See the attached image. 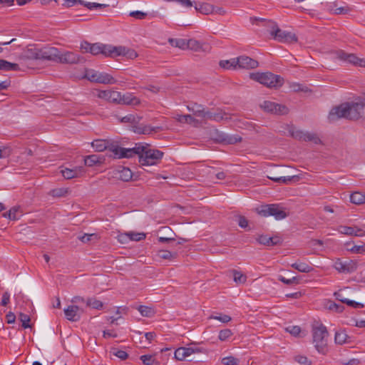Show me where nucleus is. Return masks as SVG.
I'll return each mask as SVG.
<instances>
[{
    "label": "nucleus",
    "mask_w": 365,
    "mask_h": 365,
    "mask_svg": "<svg viewBox=\"0 0 365 365\" xmlns=\"http://www.w3.org/2000/svg\"><path fill=\"white\" fill-rule=\"evenodd\" d=\"M68 190L65 188H56L51 190L50 194L53 197H63L66 195Z\"/></svg>",
    "instance_id": "nucleus-55"
},
{
    "label": "nucleus",
    "mask_w": 365,
    "mask_h": 365,
    "mask_svg": "<svg viewBox=\"0 0 365 365\" xmlns=\"http://www.w3.org/2000/svg\"><path fill=\"white\" fill-rule=\"evenodd\" d=\"M113 57L123 56L130 59H134L138 56L137 52L125 46H113Z\"/></svg>",
    "instance_id": "nucleus-20"
},
{
    "label": "nucleus",
    "mask_w": 365,
    "mask_h": 365,
    "mask_svg": "<svg viewBox=\"0 0 365 365\" xmlns=\"http://www.w3.org/2000/svg\"><path fill=\"white\" fill-rule=\"evenodd\" d=\"M232 334L233 333L230 329H225L220 331L218 339L222 341H225L232 336Z\"/></svg>",
    "instance_id": "nucleus-52"
},
{
    "label": "nucleus",
    "mask_w": 365,
    "mask_h": 365,
    "mask_svg": "<svg viewBox=\"0 0 365 365\" xmlns=\"http://www.w3.org/2000/svg\"><path fill=\"white\" fill-rule=\"evenodd\" d=\"M140 360L145 365H160V363L152 355H143L140 356Z\"/></svg>",
    "instance_id": "nucleus-40"
},
{
    "label": "nucleus",
    "mask_w": 365,
    "mask_h": 365,
    "mask_svg": "<svg viewBox=\"0 0 365 365\" xmlns=\"http://www.w3.org/2000/svg\"><path fill=\"white\" fill-rule=\"evenodd\" d=\"M259 215L263 217L274 216L276 220H282L287 216L284 210L278 205H262L257 209Z\"/></svg>",
    "instance_id": "nucleus-7"
},
{
    "label": "nucleus",
    "mask_w": 365,
    "mask_h": 365,
    "mask_svg": "<svg viewBox=\"0 0 365 365\" xmlns=\"http://www.w3.org/2000/svg\"><path fill=\"white\" fill-rule=\"evenodd\" d=\"M93 43H90L87 41H83L81 44V49L84 53H91V50L92 49Z\"/></svg>",
    "instance_id": "nucleus-63"
},
{
    "label": "nucleus",
    "mask_w": 365,
    "mask_h": 365,
    "mask_svg": "<svg viewBox=\"0 0 365 365\" xmlns=\"http://www.w3.org/2000/svg\"><path fill=\"white\" fill-rule=\"evenodd\" d=\"M59 55L58 48L51 46L42 48L29 47L21 56V59L26 60H41L50 61L57 63Z\"/></svg>",
    "instance_id": "nucleus-2"
},
{
    "label": "nucleus",
    "mask_w": 365,
    "mask_h": 365,
    "mask_svg": "<svg viewBox=\"0 0 365 365\" xmlns=\"http://www.w3.org/2000/svg\"><path fill=\"white\" fill-rule=\"evenodd\" d=\"M19 319L21 321V327L24 329L31 327V325L29 324L31 318L28 314L20 312L19 314Z\"/></svg>",
    "instance_id": "nucleus-45"
},
{
    "label": "nucleus",
    "mask_w": 365,
    "mask_h": 365,
    "mask_svg": "<svg viewBox=\"0 0 365 365\" xmlns=\"http://www.w3.org/2000/svg\"><path fill=\"white\" fill-rule=\"evenodd\" d=\"M216 140L220 143L233 145L237 143L241 142L242 138L239 135H231L224 133H217Z\"/></svg>",
    "instance_id": "nucleus-23"
},
{
    "label": "nucleus",
    "mask_w": 365,
    "mask_h": 365,
    "mask_svg": "<svg viewBox=\"0 0 365 365\" xmlns=\"http://www.w3.org/2000/svg\"><path fill=\"white\" fill-rule=\"evenodd\" d=\"M58 58V59L57 63H61L76 64L84 62V58L83 57H81L78 54L70 51H67L64 53H61L59 51Z\"/></svg>",
    "instance_id": "nucleus-14"
},
{
    "label": "nucleus",
    "mask_w": 365,
    "mask_h": 365,
    "mask_svg": "<svg viewBox=\"0 0 365 365\" xmlns=\"http://www.w3.org/2000/svg\"><path fill=\"white\" fill-rule=\"evenodd\" d=\"M169 43L171 46L178 47L182 49L187 48V41L182 38H169Z\"/></svg>",
    "instance_id": "nucleus-36"
},
{
    "label": "nucleus",
    "mask_w": 365,
    "mask_h": 365,
    "mask_svg": "<svg viewBox=\"0 0 365 365\" xmlns=\"http://www.w3.org/2000/svg\"><path fill=\"white\" fill-rule=\"evenodd\" d=\"M76 4H80V5L84 6L89 10L103 9V8H106V7L108 6V4L91 3V2L86 1L84 0H64V3L63 5L66 7H71Z\"/></svg>",
    "instance_id": "nucleus-15"
},
{
    "label": "nucleus",
    "mask_w": 365,
    "mask_h": 365,
    "mask_svg": "<svg viewBox=\"0 0 365 365\" xmlns=\"http://www.w3.org/2000/svg\"><path fill=\"white\" fill-rule=\"evenodd\" d=\"M120 103L126 105H137L140 103V101L136 97H132L130 96H121Z\"/></svg>",
    "instance_id": "nucleus-41"
},
{
    "label": "nucleus",
    "mask_w": 365,
    "mask_h": 365,
    "mask_svg": "<svg viewBox=\"0 0 365 365\" xmlns=\"http://www.w3.org/2000/svg\"><path fill=\"white\" fill-rule=\"evenodd\" d=\"M176 120L178 122L182 123H187L191 124V123H198L197 120H196L192 115H189V114L178 115L176 118Z\"/></svg>",
    "instance_id": "nucleus-38"
},
{
    "label": "nucleus",
    "mask_w": 365,
    "mask_h": 365,
    "mask_svg": "<svg viewBox=\"0 0 365 365\" xmlns=\"http://www.w3.org/2000/svg\"><path fill=\"white\" fill-rule=\"evenodd\" d=\"M237 68L245 69H252L258 66V62L247 56H241L237 58Z\"/></svg>",
    "instance_id": "nucleus-16"
},
{
    "label": "nucleus",
    "mask_w": 365,
    "mask_h": 365,
    "mask_svg": "<svg viewBox=\"0 0 365 365\" xmlns=\"http://www.w3.org/2000/svg\"><path fill=\"white\" fill-rule=\"evenodd\" d=\"M237 58L230 60H222L220 61L219 65L221 68L225 69H236L237 68Z\"/></svg>",
    "instance_id": "nucleus-33"
},
{
    "label": "nucleus",
    "mask_w": 365,
    "mask_h": 365,
    "mask_svg": "<svg viewBox=\"0 0 365 365\" xmlns=\"http://www.w3.org/2000/svg\"><path fill=\"white\" fill-rule=\"evenodd\" d=\"M61 172L64 178L69 180L81 176L84 173L85 170L83 167L80 166L76 167L73 169L65 168L64 170H62Z\"/></svg>",
    "instance_id": "nucleus-25"
},
{
    "label": "nucleus",
    "mask_w": 365,
    "mask_h": 365,
    "mask_svg": "<svg viewBox=\"0 0 365 365\" xmlns=\"http://www.w3.org/2000/svg\"><path fill=\"white\" fill-rule=\"evenodd\" d=\"M329 11L334 14H347L349 11H350V9L348 7V6H341V7H339V8H336V9H329Z\"/></svg>",
    "instance_id": "nucleus-57"
},
{
    "label": "nucleus",
    "mask_w": 365,
    "mask_h": 365,
    "mask_svg": "<svg viewBox=\"0 0 365 365\" xmlns=\"http://www.w3.org/2000/svg\"><path fill=\"white\" fill-rule=\"evenodd\" d=\"M282 173H283L279 172V173H275L274 172H272L270 175H267V178L275 182L284 184H288L291 181H297L299 179V177L297 175H292L289 176H279V174Z\"/></svg>",
    "instance_id": "nucleus-22"
},
{
    "label": "nucleus",
    "mask_w": 365,
    "mask_h": 365,
    "mask_svg": "<svg viewBox=\"0 0 365 365\" xmlns=\"http://www.w3.org/2000/svg\"><path fill=\"white\" fill-rule=\"evenodd\" d=\"M116 142L110 140L96 139L91 143V146L96 152H103L108 150L112 152L111 147L115 145Z\"/></svg>",
    "instance_id": "nucleus-19"
},
{
    "label": "nucleus",
    "mask_w": 365,
    "mask_h": 365,
    "mask_svg": "<svg viewBox=\"0 0 365 365\" xmlns=\"http://www.w3.org/2000/svg\"><path fill=\"white\" fill-rule=\"evenodd\" d=\"M178 256L177 252H171L168 250H160L158 257L164 259H173Z\"/></svg>",
    "instance_id": "nucleus-44"
},
{
    "label": "nucleus",
    "mask_w": 365,
    "mask_h": 365,
    "mask_svg": "<svg viewBox=\"0 0 365 365\" xmlns=\"http://www.w3.org/2000/svg\"><path fill=\"white\" fill-rule=\"evenodd\" d=\"M295 361L302 365H310L311 361L307 359V356L302 355H297L294 357Z\"/></svg>",
    "instance_id": "nucleus-58"
},
{
    "label": "nucleus",
    "mask_w": 365,
    "mask_h": 365,
    "mask_svg": "<svg viewBox=\"0 0 365 365\" xmlns=\"http://www.w3.org/2000/svg\"><path fill=\"white\" fill-rule=\"evenodd\" d=\"M129 16L137 19H144L148 16V14L140 11H131L129 14Z\"/></svg>",
    "instance_id": "nucleus-60"
},
{
    "label": "nucleus",
    "mask_w": 365,
    "mask_h": 365,
    "mask_svg": "<svg viewBox=\"0 0 365 365\" xmlns=\"http://www.w3.org/2000/svg\"><path fill=\"white\" fill-rule=\"evenodd\" d=\"M210 319H214L220 321L222 323H227L231 321L232 318L227 314H220L219 316H211Z\"/></svg>",
    "instance_id": "nucleus-59"
},
{
    "label": "nucleus",
    "mask_w": 365,
    "mask_h": 365,
    "mask_svg": "<svg viewBox=\"0 0 365 365\" xmlns=\"http://www.w3.org/2000/svg\"><path fill=\"white\" fill-rule=\"evenodd\" d=\"M290 135L292 138L298 140H304L306 142H312L314 144H321L322 140L317 134L314 133H309L307 131H303L301 130H297L292 128L289 130Z\"/></svg>",
    "instance_id": "nucleus-10"
},
{
    "label": "nucleus",
    "mask_w": 365,
    "mask_h": 365,
    "mask_svg": "<svg viewBox=\"0 0 365 365\" xmlns=\"http://www.w3.org/2000/svg\"><path fill=\"white\" fill-rule=\"evenodd\" d=\"M286 331L292 335L297 336L301 332V328L299 326H290L286 328Z\"/></svg>",
    "instance_id": "nucleus-61"
},
{
    "label": "nucleus",
    "mask_w": 365,
    "mask_h": 365,
    "mask_svg": "<svg viewBox=\"0 0 365 365\" xmlns=\"http://www.w3.org/2000/svg\"><path fill=\"white\" fill-rule=\"evenodd\" d=\"M350 201L356 205L364 204L365 202V195L360 192H354L350 195Z\"/></svg>",
    "instance_id": "nucleus-32"
},
{
    "label": "nucleus",
    "mask_w": 365,
    "mask_h": 365,
    "mask_svg": "<svg viewBox=\"0 0 365 365\" xmlns=\"http://www.w3.org/2000/svg\"><path fill=\"white\" fill-rule=\"evenodd\" d=\"M142 117L140 116H135L132 114L127 115L124 117H123L120 120L123 123H131L133 124L134 123H138L140 120H141Z\"/></svg>",
    "instance_id": "nucleus-48"
},
{
    "label": "nucleus",
    "mask_w": 365,
    "mask_h": 365,
    "mask_svg": "<svg viewBox=\"0 0 365 365\" xmlns=\"http://www.w3.org/2000/svg\"><path fill=\"white\" fill-rule=\"evenodd\" d=\"M338 231L343 235L350 236L362 237L365 235V231L356 226H339Z\"/></svg>",
    "instance_id": "nucleus-24"
},
{
    "label": "nucleus",
    "mask_w": 365,
    "mask_h": 365,
    "mask_svg": "<svg viewBox=\"0 0 365 365\" xmlns=\"http://www.w3.org/2000/svg\"><path fill=\"white\" fill-rule=\"evenodd\" d=\"M256 240L261 245L266 246H274L281 243V240L279 237H268L267 235H259Z\"/></svg>",
    "instance_id": "nucleus-26"
},
{
    "label": "nucleus",
    "mask_w": 365,
    "mask_h": 365,
    "mask_svg": "<svg viewBox=\"0 0 365 365\" xmlns=\"http://www.w3.org/2000/svg\"><path fill=\"white\" fill-rule=\"evenodd\" d=\"M138 310L143 317H150L154 314L152 308L143 305L139 306Z\"/></svg>",
    "instance_id": "nucleus-50"
},
{
    "label": "nucleus",
    "mask_w": 365,
    "mask_h": 365,
    "mask_svg": "<svg viewBox=\"0 0 365 365\" xmlns=\"http://www.w3.org/2000/svg\"><path fill=\"white\" fill-rule=\"evenodd\" d=\"M83 312V310L76 305H70L64 309L66 318L71 322L78 321Z\"/></svg>",
    "instance_id": "nucleus-21"
},
{
    "label": "nucleus",
    "mask_w": 365,
    "mask_h": 365,
    "mask_svg": "<svg viewBox=\"0 0 365 365\" xmlns=\"http://www.w3.org/2000/svg\"><path fill=\"white\" fill-rule=\"evenodd\" d=\"M260 108L265 112L276 115H284L289 111L288 108L285 106L268 101H264L260 105Z\"/></svg>",
    "instance_id": "nucleus-13"
},
{
    "label": "nucleus",
    "mask_w": 365,
    "mask_h": 365,
    "mask_svg": "<svg viewBox=\"0 0 365 365\" xmlns=\"http://www.w3.org/2000/svg\"><path fill=\"white\" fill-rule=\"evenodd\" d=\"M93 237L97 238V235L96 234H91V235L85 234L83 236L78 237V239L83 243H86V242H90Z\"/></svg>",
    "instance_id": "nucleus-64"
},
{
    "label": "nucleus",
    "mask_w": 365,
    "mask_h": 365,
    "mask_svg": "<svg viewBox=\"0 0 365 365\" xmlns=\"http://www.w3.org/2000/svg\"><path fill=\"white\" fill-rule=\"evenodd\" d=\"M278 279L286 284H299V279L297 277H293L291 279H286L285 277L282 276H279Z\"/></svg>",
    "instance_id": "nucleus-56"
},
{
    "label": "nucleus",
    "mask_w": 365,
    "mask_h": 365,
    "mask_svg": "<svg viewBox=\"0 0 365 365\" xmlns=\"http://www.w3.org/2000/svg\"><path fill=\"white\" fill-rule=\"evenodd\" d=\"M271 36L277 41L282 43H295L297 41V37L295 34L282 31L278 28L277 24L272 27L270 31Z\"/></svg>",
    "instance_id": "nucleus-9"
},
{
    "label": "nucleus",
    "mask_w": 365,
    "mask_h": 365,
    "mask_svg": "<svg viewBox=\"0 0 365 365\" xmlns=\"http://www.w3.org/2000/svg\"><path fill=\"white\" fill-rule=\"evenodd\" d=\"M312 332L314 347L319 353L326 354L328 351L329 337L327 327L322 324H317L312 327Z\"/></svg>",
    "instance_id": "nucleus-3"
},
{
    "label": "nucleus",
    "mask_w": 365,
    "mask_h": 365,
    "mask_svg": "<svg viewBox=\"0 0 365 365\" xmlns=\"http://www.w3.org/2000/svg\"><path fill=\"white\" fill-rule=\"evenodd\" d=\"M163 128L160 126L151 127L143 124L134 123L132 126V130L138 134L149 135L151 133H158L161 131Z\"/></svg>",
    "instance_id": "nucleus-18"
},
{
    "label": "nucleus",
    "mask_w": 365,
    "mask_h": 365,
    "mask_svg": "<svg viewBox=\"0 0 365 365\" xmlns=\"http://www.w3.org/2000/svg\"><path fill=\"white\" fill-rule=\"evenodd\" d=\"M348 335L344 331H336L335 334L334 341L336 344H343L347 341Z\"/></svg>",
    "instance_id": "nucleus-42"
},
{
    "label": "nucleus",
    "mask_w": 365,
    "mask_h": 365,
    "mask_svg": "<svg viewBox=\"0 0 365 365\" xmlns=\"http://www.w3.org/2000/svg\"><path fill=\"white\" fill-rule=\"evenodd\" d=\"M225 113H222L221 110L217 112H211L208 110V113H207V117L205 120H212L215 121H220L224 118Z\"/></svg>",
    "instance_id": "nucleus-37"
},
{
    "label": "nucleus",
    "mask_w": 365,
    "mask_h": 365,
    "mask_svg": "<svg viewBox=\"0 0 365 365\" xmlns=\"http://www.w3.org/2000/svg\"><path fill=\"white\" fill-rule=\"evenodd\" d=\"M113 157L117 159L130 158L138 155L140 158V153L144 150V145L142 143H136L133 148H124L118 145L111 147Z\"/></svg>",
    "instance_id": "nucleus-5"
},
{
    "label": "nucleus",
    "mask_w": 365,
    "mask_h": 365,
    "mask_svg": "<svg viewBox=\"0 0 365 365\" xmlns=\"http://www.w3.org/2000/svg\"><path fill=\"white\" fill-rule=\"evenodd\" d=\"M365 105L364 103H346L333 108L329 115L330 120L340 118L357 120L361 116Z\"/></svg>",
    "instance_id": "nucleus-1"
},
{
    "label": "nucleus",
    "mask_w": 365,
    "mask_h": 365,
    "mask_svg": "<svg viewBox=\"0 0 365 365\" xmlns=\"http://www.w3.org/2000/svg\"><path fill=\"white\" fill-rule=\"evenodd\" d=\"M190 111L194 115L202 118L205 120L207 117V113L208 110H205L203 106L197 103H194L191 107L187 106Z\"/></svg>",
    "instance_id": "nucleus-28"
},
{
    "label": "nucleus",
    "mask_w": 365,
    "mask_h": 365,
    "mask_svg": "<svg viewBox=\"0 0 365 365\" xmlns=\"http://www.w3.org/2000/svg\"><path fill=\"white\" fill-rule=\"evenodd\" d=\"M233 279L237 284H244L246 282L247 277L241 272L233 270Z\"/></svg>",
    "instance_id": "nucleus-46"
},
{
    "label": "nucleus",
    "mask_w": 365,
    "mask_h": 365,
    "mask_svg": "<svg viewBox=\"0 0 365 365\" xmlns=\"http://www.w3.org/2000/svg\"><path fill=\"white\" fill-rule=\"evenodd\" d=\"M195 9L202 14L208 15L213 14L214 6L208 3H202L199 5H195Z\"/></svg>",
    "instance_id": "nucleus-29"
},
{
    "label": "nucleus",
    "mask_w": 365,
    "mask_h": 365,
    "mask_svg": "<svg viewBox=\"0 0 365 365\" xmlns=\"http://www.w3.org/2000/svg\"><path fill=\"white\" fill-rule=\"evenodd\" d=\"M86 305L95 309H101L103 307V304L100 300L96 299L94 297L88 298L86 299Z\"/></svg>",
    "instance_id": "nucleus-34"
},
{
    "label": "nucleus",
    "mask_w": 365,
    "mask_h": 365,
    "mask_svg": "<svg viewBox=\"0 0 365 365\" xmlns=\"http://www.w3.org/2000/svg\"><path fill=\"white\" fill-rule=\"evenodd\" d=\"M336 58L354 66H365V59L359 58L354 53H349L343 50H338L335 52Z\"/></svg>",
    "instance_id": "nucleus-11"
},
{
    "label": "nucleus",
    "mask_w": 365,
    "mask_h": 365,
    "mask_svg": "<svg viewBox=\"0 0 365 365\" xmlns=\"http://www.w3.org/2000/svg\"><path fill=\"white\" fill-rule=\"evenodd\" d=\"M291 267L300 272L309 273L313 270V267L305 262H297L291 264Z\"/></svg>",
    "instance_id": "nucleus-31"
},
{
    "label": "nucleus",
    "mask_w": 365,
    "mask_h": 365,
    "mask_svg": "<svg viewBox=\"0 0 365 365\" xmlns=\"http://www.w3.org/2000/svg\"><path fill=\"white\" fill-rule=\"evenodd\" d=\"M250 76L251 79L269 88L281 87L284 83L283 78L271 72L252 73H250Z\"/></svg>",
    "instance_id": "nucleus-4"
},
{
    "label": "nucleus",
    "mask_w": 365,
    "mask_h": 365,
    "mask_svg": "<svg viewBox=\"0 0 365 365\" xmlns=\"http://www.w3.org/2000/svg\"><path fill=\"white\" fill-rule=\"evenodd\" d=\"M121 93L116 91H110L108 101L112 103H120Z\"/></svg>",
    "instance_id": "nucleus-47"
},
{
    "label": "nucleus",
    "mask_w": 365,
    "mask_h": 365,
    "mask_svg": "<svg viewBox=\"0 0 365 365\" xmlns=\"http://www.w3.org/2000/svg\"><path fill=\"white\" fill-rule=\"evenodd\" d=\"M133 177L132 171L128 168H123L119 170V179L124 182H128L131 180Z\"/></svg>",
    "instance_id": "nucleus-35"
},
{
    "label": "nucleus",
    "mask_w": 365,
    "mask_h": 365,
    "mask_svg": "<svg viewBox=\"0 0 365 365\" xmlns=\"http://www.w3.org/2000/svg\"><path fill=\"white\" fill-rule=\"evenodd\" d=\"M110 352L113 354L114 356L120 359L121 360H125L128 357V354H127V352L123 350H119L115 347L111 348Z\"/></svg>",
    "instance_id": "nucleus-49"
},
{
    "label": "nucleus",
    "mask_w": 365,
    "mask_h": 365,
    "mask_svg": "<svg viewBox=\"0 0 365 365\" xmlns=\"http://www.w3.org/2000/svg\"><path fill=\"white\" fill-rule=\"evenodd\" d=\"M187 357V355L185 351V347H180L175 351V358L177 360L182 361Z\"/></svg>",
    "instance_id": "nucleus-53"
},
{
    "label": "nucleus",
    "mask_w": 365,
    "mask_h": 365,
    "mask_svg": "<svg viewBox=\"0 0 365 365\" xmlns=\"http://www.w3.org/2000/svg\"><path fill=\"white\" fill-rule=\"evenodd\" d=\"M113 46L110 45H105L100 43H93L92 49L91 50V53L93 55H98L99 53L103 54L107 57H113Z\"/></svg>",
    "instance_id": "nucleus-17"
},
{
    "label": "nucleus",
    "mask_w": 365,
    "mask_h": 365,
    "mask_svg": "<svg viewBox=\"0 0 365 365\" xmlns=\"http://www.w3.org/2000/svg\"><path fill=\"white\" fill-rule=\"evenodd\" d=\"M187 48L197 51L200 48V43L193 39H190L187 41Z\"/></svg>",
    "instance_id": "nucleus-62"
},
{
    "label": "nucleus",
    "mask_w": 365,
    "mask_h": 365,
    "mask_svg": "<svg viewBox=\"0 0 365 365\" xmlns=\"http://www.w3.org/2000/svg\"><path fill=\"white\" fill-rule=\"evenodd\" d=\"M125 236L128 237V238L132 241H140L144 240L146 237L145 234L143 232H130L125 234Z\"/></svg>",
    "instance_id": "nucleus-43"
},
{
    "label": "nucleus",
    "mask_w": 365,
    "mask_h": 365,
    "mask_svg": "<svg viewBox=\"0 0 365 365\" xmlns=\"http://www.w3.org/2000/svg\"><path fill=\"white\" fill-rule=\"evenodd\" d=\"M104 161V158L99 155H90L85 158L84 164L86 166L93 167L94 165H101Z\"/></svg>",
    "instance_id": "nucleus-27"
},
{
    "label": "nucleus",
    "mask_w": 365,
    "mask_h": 365,
    "mask_svg": "<svg viewBox=\"0 0 365 365\" xmlns=\"http://www.w3.org/2000/svg\"><path fill=\"white\" fill-rule=\"evenodd\" d=\"M19 206H14L9 210L8 218L11 220H16L21 216Z\"/></svg>",
    "instance_id": "nucleus-39"
},
{
    "label": "nucleus",
    "mask_w": 365,
    "mask_h": 365,
    "mask_svg": "<svg viewBox=\"0 0 365 365\" xmlns=\"http://www.w3.org/2000/svg\"><path fill=\"white\" fill-rule=\"evenodd\" d=\"M0 70L4 71H19L20 68L17 63H11L4 59H0Z\"/></svg>",
    "instance_id": "nucleus-30"
},
{
    "label": "nucleus",
    "mask_w": 365,
    "mask_h": 365,
    "mask_svg": "<svg viewBox=\"0 0 365 365\" xmlns=\"http://www.w3.org/2000/svg\"><path fill=\"white\" fill-rule=\"evenodd\" d=\"M334 267L339 272L343 274H349L355 272L357 269V262L348 259L342 261L337 259L334 264Z\"/></svg>",
    "instance_id": "nucleus-12"
},
{
    "label": "nucleus",
    "mask_w": 365,
    "mask_h": 365,
    "mask_svg": "<svg viewBox=\"0 0 365 365\" xmlns=\"http://www.w3.org/2000/svg\"><path fill=\"white\" fill-rule=\"evenodd\" d=\"M85 78L91 82L103 83V84H113L116 81L110 75L106 73H101L93 69H87L85 73Z\"/></svg>",
    "instance_id": "nucleus-8"
},
{
    "label": "nucleus",
    "mask_w": 365,
    "mask_h": 365,
    "mask_svg": "<svg viewBox=\"0 0 365 365\" xmlns=\"http://www.w3.org/2000/svg\"><path fill=\"white\" fill-rule=\"evenodd\" d=\"M348 250L355 254H362L365 252V243L361 245H353L351 247L348 248Z\"/></svg>",
    "instance_id": "nucleus-54"
},
{
    "label": "nucleus",
    "mask_w": 365,
    "mask_h": 365,
    "mask_svg": "<svg viewBox=\"0 0 365 365\" xmlns=\"http://www.w3.org/2000/svg\"><path fill=\"white\" fill-rule=\"evenodd\" d=\"M144 145V150L140 153L139 163L142 165H153L158 164L163 156V153L159 150H153Z\"/></svg>",
    "instance_id": "nucleus-6"
},
{
    "label": "nucleus",
    "mask_w": 365,
    "mask_h": 365,
    "mask_svg": "<svg viewBox=\"0 0 365 365\" xmlns=\"http://www.w3.org/2000/svg\"><path fill=\"white\" fill-rule=\"evenodd\" d=\"M221 361L224 365H238L240 359L232 356H230L222 358Z\"/></svg>",
    "instance_id": "nucleus-51"
}]
</instances>
